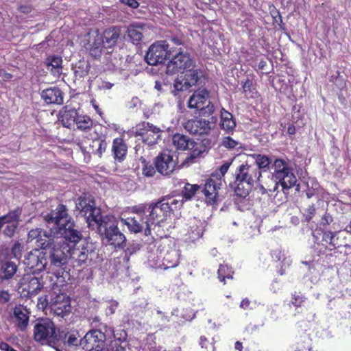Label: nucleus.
<instances>
[{
	"label": "nucleus",
	"mask_w": 351,
	"mask_h": 351,
	"mask_svg": "<svg viewBox=\"0 0 351 351\" xmlns=\"http://www.w3.org/2000/svg\"><path fill=\"white\" fill-rule=\"evenodd\" d=\"M75 208L85 218L88 228L95 230L107 245L119 249L125 246L126 237L118 228L117 219L112 215H103L91 195L79 197Z\"/></svg>",
	"instance_id": "f257e3e1"
},
{
	"label": "nucleus",
	"mask_w": 351,
	"mask_h": 351,
	"mask_svg": "<svg viewBox=\"0 0 351 351\" xmlns=\"http://www.w3.org/2000/svg\"><path fill=\"white\" fill-rule=\"evenodd\" d=\"M165 73L173 75L175 78L171 93L175 97H180L191 88L196 86L204 76L203 71L196 68V62L192 56L182 48L173 47L169 61L165 64Z\"/></svg>",
	"instance_id": "f03ea898"
},
{
	"label": "nucleus",
	"mask_w": 351,
	"mask_h": 351,
	"mask_svg": "<svg viewBox=\"0 0 351 351\" xmlns=\"http://www.w3.org/2000/svg\"><path fill=\"white\" fill-rule=\"evenodd\" d=\"M37 246L44 250L47 261L50 267H58L60 269L55 274L60 282H64L63 277L64 266L71 259V247L66 243L55 242L53 238L48 237L36 241Z\"/></svg>",
	"instance_id": "7ed1b4c3"
},
{
	"label": "nucleus",
	"mask_w": 351,
	"mask_h": 351,
	"mask_svg": "<svg viewBox=\"0 0 351 351\" xmlns=\"http://www.w3.org/2000/svg\"><path fill=\"white\" fill-rule=\"evenodd\" d=\"M112 335L114 330L112 327L100 324L99 328H93L86 333L82 341V349L85 351H109L106 339Z\"/></svg>",
	"instance_id": "20e7f679"
},
{
	"label": "nucleus",
	"mask_w": 351,
	"mask_h": 351,
	"mask_svg": "<svg viewBox=\"0 0 351 351\" xmlns=\"http://www.w3.org/2000/svg\"><path fill=\"white\" fill-rule=\"evenodd\" d=\"M45 235L52 238L62 237L66 242L74 245L81 241L83 237L82 232L79 230L71 217L66 219L58 228H51V230H49V232H45Z\"/></svg>",
	"instance_id": "39448f33"
},
{
	"label": "nucleus",
	"mask_w": 351,
	"mask_h": 351,
	"mask_svg": "<svg viewBox=\"0 0 351 351\" xmlns=\"http://www.w3.org/2000/svg\"><path fill=\"white\" fill-rule=\"evenodd\" d=\"M173 47H170L167 40H159L152 44L145 55V62L152 66L163 64L169 61Z\"/></svg>",
	"instance_id": "423d86ee"
},
{
	"label": "nucleus",
	"mask_w": 351,
	"mask_h": 351,
	"mask_svg": "<svg viewBox=\"0 0 351 351\" xmlns=\"http://www.w3.org/2000/svg\"><path fill=\"white\" fill-rule=\"evenodd\" d=\"M58 335L53 322L48 318H42L37 321L34 327V339L42 343L47 341L53 347L57 345Z\"/></svg>",
	"instance_id": "0eeeda50"
},
{
	"label": "nucleus",
	"mask_w": 351,
	"mask_h": 351,
	"mask_svg": "<svg viewBox=\"0 0 351 351\" xmlns=\"http://www.w3.org/2000/svg\"><path fill=\"white\" fill-rule=\"evenodd\" d=\"M210 96V93L206 88L195 90L188 101V107L195 108L199 112L200 117H209L215 111V106L210 101L204 106Z\"/></svg>",
	"instance_id": "6e6552de"
},
{
	"label": "nucleus",
	"mask_w": 351,
	"mask_h": 351,
	"mask_svg": "<svg viewBox=\"0 0 351 351\" xmlns=\"http://www.w3.org/2000/svg\"><path fill=\"white\" fill-rule=\"evenodd\" d=\"M167 217L164 215L162 212L158 210L157 204L149 203V215L145 217L146 228H145V239L144 243L146 244H152L154 242V237L152 234V230L156 226H161Z\"/></svg>",
	"instance_id": "1a4fd4ad"
},
{
	"label": "nucleus",
	"mask_w": 351,
	"mask_h": 351,
	"mask_svg": "<svg viewBox=\"0 0 351 351\" xmlns=\"http://www.w3.org/2000/svg\"><path fill=\"white\" fill-rule=\"evenodd\" d=\"M230 186L234 189L238 196L245 197L249 195L252 184L245 164L238 167L235 172V180L234 182L230 183Z\"/></svg>",
	"instance_id": "9d476101"
},
{
	"label": "nucleus",
	"mask_w": 351,
	"mask_h": 351,
	"mask_svg": "<svg viewBox=\"0 0 351 351\" xmlns=\"http://www.w3.org/2000/svg\"><path fill=\"white\" fill-rule=\"evenodd\" d=\"M71 258L76 263L77 266L88 265L97 256L95 247L93 243L86 241L73 249L71 247Z\"/></svg>",
	"instance_id": "9b49d317"
},
{
	"label": "nucleus",
	"mask_w": 351,
	"mask_h": 351,
	"mask_svg": "<svg viewBox=\"0 0 351 351\" xmlns=\"http://www.w3.org/2000/svg\"><path fill=\"white\" fill-rule=\"evenodd\" d=\"M23 263L31 273L39 274L46 269L48 261L44 250L40 248L27 252L24 256Z\"/></svg>",
	"instance_id": "f8f14e48"
},
{
	"label": "nucleus",
	"mask_w": 351,
	"mask_h": 351,
	"mask_svg": "<svg viewBox=\"0 0 351 351\" xmlns=\"http://www.w3.org/2000/svg\"><path fill=\"white\" fill-rule=\"evenodd\" d=\"M36 274H26L19 280V288L22 291H26L29 296L36 295L44 287V281L42 276H36Z\"/></svg>",
	"instance_id": "ddd939ff"
},
{
	"label": "nucleus",
	"mask_w": 351,
	"mask_h": 351,
	"mask_svg": "<svg viewBox=\"0 0 351 351\" xmlns=\"http://www.w3.org/2000/svg\"><path fill=\"white\" fill-rule=\"evenodd\" d=\"M154 164L158 172L164 176L170 175L176 167L173 153L168 149L163 151L155 158Z\"/></svg>",
	"instance_id": "4468645a"
},
{
	"label": "nucleus",
	"mask_w": 351,
	"mask_h": 351,
	"mask_svg": "<svg viewBox=\"0 0 351 351\" xmlns=\"http://www.w3.org/2000/svg\"><path fill=\"white\" fill-rule=\"evenodd\" d=\"M221 184V181L212 177L207 179L204 186L200 189L201 194L204 195L207 204H217L221 201L218 194V190Z\"/></svg>",
	"instance_id": "2eb2a0df"
},
{
	"label": "nucleus",
	"mask_w": 351,
	"mask_h": 351,
	"mask_svg": "<svg viewBox=\"0 0 351 351\" xmlns=\"http://www.w3.org/2000/svg\"><path fill=\"white\" fill-rule=\"evenodd\" d=\"M50 308L54 315L64 317L71 311L70 298L65 293H60L51 297Z\"/></svg>",
	"instance_id": "dca6fc26"
},
{
	"label": "nucleus",
	"mask_w": 351,
	"mask_h": 351,
	"mask_svg": "<svg viewBox=\"0 0 351 351\" xmlns=\"http://www.w3.org/2000/svg\"><path fill=\"white\" fill-rule=\"evenodd\" d=\"M160 249V254L163 253L162 264L159 267H163L165 269L176 267L179 264L180 252L176 246L166 245L164 242L158 247Z\"/></svg>",
	"instance_id": "f3484780"
},
{
	"label": "nucleus",
	"mask_w": 351,
	"mask_h": 351,
	"mask_svg": "<svg viewBox=\"0 0 351 351\" xmlns=\"http://www.w3.org/2000/svg\"><path fill=\"white\" fill-rule=\"evenodd\" d=\"M44 217L47 223V227L49 228V230H51V228L56 229L61 226V224L64 223L71 217L68 214L66 206L60 204L54 210H52Z\"/></svg>",
	"instance_id": "a211bd4d"
},
{
	"label": "nucleus",
	"mask_w": 351,
	"mask_h": 351,
	"mask_svg": "<svg viewBox=\"0 0 351 351\" xmlns=\"http://www.w3.org/2000/svg\"><path fill=\"white\" fill-rule=\"evenodd\" d=\"M152 203L157 204L158 210H160L166 217H170L173 210L182 206L184 200L174 198L171 195H165Z\"/></svg>",
	"instance_id": "6ab92c4d"
},
{
	"label": "nucleus",
	"mask_w": 351,
	"mask_h": 351,
	"mask_svg": "<svg viewBox=\"0 0 351 351\" xmlns=\"http://www.w3.org/2000/svg\"><path fill=\"white\" fill-rule=\"evenodd\" d=\"M146 31V25L145 23L134 22L128 27L125 38L132 44L138 45L142 42L143 34Z\"/></svg>",
	"instance_id": "aec40b11"
},
{
	"label": "nucleus",
	"mask_w": 351,
	"mask_h": 351,
	"mask_svg": "<svg viewBox=\"0 0 351 351\" xmlns=\"http://www.w3.org/2000/svg\"><path fill=\"white\" fill-rule=\"evenodd\" d=\"M184 129L193 135L208 134L211 130L209 123L203 119H192L188 120L184 124Z\"/></svg>",
	"instance_id": "412c9836"
},
{
	"label": "nucleus",
	"mask_w": 351,
	"mask_h": 351,
	"mask_svg": "<svg viewBox=\"0 0 351 351\" xmlns=\"http://www.w3.org/2000/svg\"><path fill=\"white\" fill-rule=\"evenodd\" d=\"M79 112L71 106L66 105L59 111V121L63 127L71 128L77 121Z\"/></svg>",
	"instance_id": "4be33fe9"
},
{
	"label": "nucleus",
	"mask_w": 351,
	"mask_h": 351,
	"mask_svg": "<svg viewBox=\"0 0 351 351\" xmlns=\"http://www.w3.org/2000/svg\"><path fill=\"white\" fill-rule=\"evenodd\" d=\"M77 332H60L58 335L57 345L62 342L64 346L73 348L81 347L82 348L83 338H80Z\"/></svg>",
	"instance_id": "5701e85b"
},
{
	"label": "nucleus",
	"mask_w": 351,
	"mask_h": 351,
	"mask_svg": "<svg viewBox=\"0 0 351 351\" xmlns=\"http://www.w3.org/2000/svg\"><path fill=\"white\" fill-rule=\"evenodd\" d=\"M29 315V310L23 305H16L13 309V315L16 319V325L22 332L25 331L27 328Z\"/></svg>",
	"instance_id": "b1692460"
},
{
	"label": "nucleus",
	"mask_w": 351,
	"mask_h": 351,
	"mask_svg": "<svg viewBox=\"0 0 351 351\" xmlns=\"http://www.w3.org/2000/svg\"><path fill=\"white\" fill-rule=\"evenodd\" d=\"M63 92L56 86L50 87L42 90L41 98L47 104L60 105L63 103Z\"/></svg>",
	"instance_id": "393cba45"
},
{
	"label": "nucleus",
	"mask_w": 351,
	"mask_h": 351,
	"mask_svg": "<svg viewBox=\"0 0 351 351\" xmlns=\"http://www.w3.org/2000/svg\"><path fill=\"white\" fill-rule=\"evenodd\" d=\"M212 147V141L210 138H204L200 141H194V144L191 148V153L186 157L187 161L193 162V160L201 156L204 152Z\"/></svg>",
	"instance_id": "a878e982"
},
{
	"label": "nucleus",
	"mask_w": 351,
	"mask_h": 351,
	"mask_svg": "<svg viewBox=\"0 0 351 351\" xmlns=\"http://www.w3.org/2000/svg\"><path fill=\"white\" fill-rule=\"evenodd\" d=\"M121 221L127 226L131 232L138 233L143 231L144 234L141 240L144 242L146 228L145 218L140 217H128L126 219H121Z\"/></svg>",
	"instance_id": "bb28decb"
},
{
	"label": "nucleus",
	"mask_w": 351,
	"mask_h": 351,
	"mask_svg": "<svg viewBox=\"0 0 351 351\" xmlns=\"http://www.w3.org/2000/svg\"><path fill=\"white\" fill-rule=\"evenodd\" d=\"M22 209L19 207L10 210L4 215H0V229H2L5 223L19 226Z\"/></svg>",
	"instance_id": "cd10ccee"
},
{
	"label": "nucleus",
	"mask_w": 351,
	"mask_h": 351,
	"mask_svg": "<svg viewBox=\"0 0 351 351\" xmlns=\"http://www.w3.org/2000/svg\"><path fill=\"white\" fill-rule=\"evenodd\" d=\"M101 36L104 40L106 48H110L115 45L120 36V28L112 27L104 31Z\"/></svg>",
	"instance_id": "c85d7f7f"
},
{
	"label": "nucleus",
	"mask_w": 351,
	"mask_h": 351,
	"mask_svg": "<svg viewBox=\"0 0 351 351\" xmlns=\"http://www.w3.org/2000/svg\"><path fill=\"white\" fill-rule=\"evenodd\" d=\"M275 180L279 181L280 185L282 186V191L285 194L287 193V191L294 186L297 183V178L292 172L291 168L289 171L284 172L282 176L276 178Z\"/></svg>",
	"instance_id": "c756f323"
},
{
	"label": "nucleus",
	"mask_w": 351,
	"mask_h": 351,
	"mask_svg": "<svg viewBox=\"0 0 351 351\" xmlns=\"http://www.w3.org/2000/svg\"><path fill=\"white\" fill-rule=\"evenodd\" d=\"M18 267L15 263L10 261L0 263V280L1 282L12 278L16 273Z\"/></svg>",
	"instance_id": "7c9ffc66"
},
{
	"label": "nucleus",
	"mask_w": 351,
	"mask_h": 351,
	"mask_svg": "<svg viewBox=\"0 0 351 351\" xmlns=\"http://www.w3.org/2000/svg\"><path fill=\"white\" fill-rule=\"evenodd\" d=\"M173 145L179 150H189L191 153V148L194 144V141H191L184 134L176 133L172 137Z\"/></svg>",
	"instance_id": "2f4dec72"
},
{
	"label": "nucleus",
	"mask_w": 351,
	"mask_h": 351,
	"mask_svg": "<svg viewBox=\"0 0 351 351\" xmlns=\"http://www.w3.org/2000/svg\"><path fill=\"white\" fill-rule=\"evenodd\" d=\"M62 59L59 56H49L45 61L46 68L54 76H59L62 70Z\"/></svg>",
	"instance_id": "473e14b6"
},
{
	"label": "nucleus",
	"mask_w": 351,
	"mask_h": 351,
	"mask_svg": "<svg viewBox=\"0 0 351 351\" xmlns=\"http://www.w3.org/2000/svg\"><path fill=\"white\" fill-rule=\"evenodd\" d=\"M221 128L227 133L233 132L236 127V121L233 115L224 108L221 110Z\"/></svg>",
	"instance_id": "72a5a7b5"
},
{
	"label": "nucleus",
	"mask_w": 351,
	"mask_h": 351,
	"mask_svg": "<svg viewBox=\"0 0 351 351\" xmlns=\"http://www.w3.org/2000/svg\"><path fill=\"white\" fill-rule=\"evenodd\" d=\"M112 151L114 158L119 162H122L127 153V146L121 138H115L112 143Z\"/></svg>",
	"instance_id": "f704fd0d"
},
{
	"label": "nucleus",
	"mask_w": 351,
	"mask_h": 351,
	"mask_svg": "<svg viewBox=\"0 0 351 351\" xmlns=\"http://www.w3.org/2000/svg\"><path fill=\"white\" fill-rule=\"evenodd\" d=\"M291 167L289 166L288 162L282 158H273L271 162V170H274L272 176L274 179L282 176L284 172L289 171Z\"/></svg>",
	"instance_id": "c9c22d12"
},
{
	"label": "nucleus",
	"mask_w": 351,
	"mask_h": 351,
	"mask_svg": "<svg viewBox=\"0 0 351 351\" xmlns=\"http://www.w3.org/2000/svg\"><path fill=\"white\" fill-rule=\"evenodd\" d=\"M73 69L74 71L75 78L80 80L88 75L90 69V64L88 60L84 59L80 60L73 66Z\"/></svg>",
	"instance_id": "e433bc0d"
},
{
	"label": "nucleus",
	"mask_w": 351,
	"mask_h": 351,
	"mask_svg": "<svg viewBox=\"0 0 351 351\" xmlns=\"http://www.w3.org/2000/svg\"><path fill=\"white\" fill-rule=\"evenodd\" d=\"M274 156L269 157L264 154H256L254 156L255 162L257 168L263 172L271 171V162Z\"/></svg>",
	"instance_id": "4c0bfd02"
},
{
	"label": "nucleus",
	"mask_w": 351,
	"mask_h": 351,
	"mask_svg": "<svg viewBox=\"0 0 351 351\" xmlns=\"http://www.w3.org/2000/svg\"><path fill=\"white\" fill-rule=\"evenodd\" d=\"M202 186L186 183L182 190V199L190 200L195 194H199Z\"/></svg>",
	"instance_id": "58836bf2"
},
{
	"label": "nucleus",
	"mask_w": 351,
	"mask_h": 351,
	"mask_svg": "<svg viewBox=\"0 0 351 351\" xmlns=\"http://www.w3.org/2000/svg\"><path fill=\"white\" fill-rule=\"evenodd\" d=\"M141 249V245L136 242L128 243L126 249L124 250V255L122 257L123 262L125 264V267L129 269L130 259L132 255L136 254Z\"/></svg>",
	"instance_id": "ea45409f"
},
{
	"label": "nucleus",
	"mask_w": 351,
	"mask_h": 351,
	"mask_svg": "<svg viewBox=\"0 0 351 351\" xmlns=\"http://www.w3.org/2000/svg\"><path fill=\"white\" fill-rule=\"evenodd\" d=\"M152 130L143 138V141L149 145H155L161 138L162 130L160 128L153 125Z\"/></svg>",
	"instance_id": "a19ab883"
},
{
	"label": "nucleus",
	"mask_w": 351,
	"mask_h": 351,
	"mask_svg": "<svg viewBox=\"0 0 351 351\" xmlns=\"http://www.w3.org/2000/svg\"><path fill=\"white\" fill-rule=\"evenodd\" d=\"M75 124L78 130L86 132L93 127V121L89 116L80 114Z\"/></svg>",
	"instance_id": "79ce46f5"
},
{
	"label": "nucleus",
	"mask_w": 351,
	"mask_h": 351,
	"mask_svg": "<svg viewBox=\"0 0 351 351\" xmlns=\"http://www.w3.org/2000/svg\"><path fill=\"white\" fill-rule=\"evenodd\" d=\"M19 226L5 223L2 229H0V236L5 239H12L17 233Z\"/></svg>",
	"instance_id": "37998d69"
},
{
	"label": "nucleus",
	"mask_w": 351,
	"mask_h": 351,
	"mask_svg": "<svg viewBox=\"0 0 351 351\" xmlns=\"http://www.w3.org/2000/svg\"><path fill=\"white\" fill-rule=\"evenodd\" d=\"M153 124L149 122L143 121L138 123L135 127L136 136H141L142 139L152 130Z\"/></svg>",
	"instance_id": "c03bdc74"
},
{
	"label": "nucleus",
	"mask_w": 351,
	"mask_h": 351,
	"mask_svg": "<svg viewBox=\"0 0 351 351\" xmlns=\"http://www.w3.org/2000/svg\"><path fill=\"white\" fill-rule=\"evenodd\" d=\"M243 91L245 93L246 97L252 98L255 97L254 94H257L256 88L253 86V81L252 79L247 78L245 81H241Z\"/></svg>",
	"instance_id": "a18cd8bd"
},
{
	"label": "nucleus",
	"mask_w": 351,
	"mask_h": 351,
	"mask_svg": "<svg viewBox=\"0 0 351 351\" xmlns=\"http://www.w3.org/2000/svg\"><path fill=\"white\" fill-rule=\"evenodd\" d=\"M88 47H101V48H106L104 40L101 34L96 31L94 34L90 36L88 42Z\"/></svg>",
	"instance_id": "49530a36"
},
{
	"label": "nucleus",
	"mask_w": 351,
	"mask_h": 351,
	"mask_svg": "<svg viewBox=\"0 0 351 351\" xmlns=\"http://www.w3.org/2000/svg\"><path fill=\"white\" fill-rule=\"evenodd\" d=\"M233 271L228 265H220L218 269V278L225 283L226 278H232Z\"/></svg>",
	"instance_id": "de8ad7c7"
},
{
	"label": "nucleus",
	"mask_w": 351,
	"mask_h": 351,
	"mask_svg": "<svg viewBox=\"0 0 351 351\" xmlns=\"http://www.w3.org/2000/svg\"><path fill=\"white\" fill-rule=\"evenodd\" d=\"M306 297L304 294L301 292L295 291L291 294V300L290 301L289 305H293L298 309L299 307H301L302 304L306 300Z\"/></svg>",
	"instance_id": "09e8293b"
},
{
	"label": "nucleus",
	"mask_w": 351,
	"mask_h": 351,
	"mask_svg": "<svg viewBox=\"0 0 351 351\" xmlns=\"http://www.w3.org/2000/svg\"><path fill=\"white\" fill-rule=\"evenodd\" d=\"M95 144H97V148L94 149L95 154L101 157L107 147V142L106 141L105 136H101L96 138Z\"/></svg>",
	"instance_id": "8fccbe9b"
},
{
	"label": "nucleus",
	"mask_w": 351,
	"mask_h": 351,
	"mask_svg": "<svg viewBox=\"0 0 351 351\" xmlns=\"http://www.w3.org/2000/svg\"><path fill=\"white\" fill-rule=\"evenodd\" d=\"M245 165L249 173V176H250V181L253 186L254 182L257 180H259V178L261 176V171H260L257 167H253L248 164H245Z\"/></svg>",
	"instance_id": "3c124183"
},
{
	"label": "nucleus",
	"mask_w": 351,
	"mask_h": 351,
	"mask_svg": "<svg viewBox=\"0 0 351 351\" xmlns=\"http://www.w3.org/2000/svg\"><path fill=\"white\" fill-rule=\"evenodd\" d=\"M133 212L137 215L136 217H143L146 212H149V203H143L133 207Z\"/></svg>",
	"instance_id": "603ef678"
},
{
	"label": "nucleus",
	"mask_w": 351,
	"mask_h": 351,
	"mask_svg": "<svg viewBox=\"0 0 351 351\" xmlns=\"http://www.w3.org/2000/svg\"><path fill=\"white\" fill-rule=\"evenodd\" d=\"M336 73L337 75H332L330 77V82L334 83L337 88L342 90L346 86L345 80L338 71Z\"/></svg>",
	"instance_id": "864d4df0"
},
{
	"label": "nucleus",
	"mask_w": 351,
	"mask_h": 351,
	"mask_svg": "<svg viewBox=\"0 0 351 351\" xmlns=\"http://www.w3.org/2000/svg\"><path fill=\"white\" fill-rule=\"evenodd\" d=\"M316 213V207L315 204H312L309 205L307 208L305 209L303 213V217L306 222H310Z\"/></svg>",
	"instance_id": "5fc2aeb1"
},
{
	"label": "nucleus",
	"mask_w": 351,
	"mask_h": 351,
	"mask_svg": "<svg viewBox=\"0 0 351 351\" xmlns=\"http://www.w3.org/2000/svg\"><path fill=\"white\" fill-rule=\"evenodd\" d=\"M271 15L273 18L274 23H277L280 29H285V25L282 21V18L280 12L278 10L271 11Z\"/></svg>",
	"instance_id": "6e6d98bb"
},
{
	"label": "nucleus",
	"mask_w": 351,
	"mask_h": 351,
	"mask_svg": "<svg viewBox=\"0 0 351 351\" xmlns=\"http://www.w3.org/2000/svg\"><path fill=\"white\" fill-rule=\"evenodd\" d=\"M221 145L228 149H234L240 145V143L230 136H226L223 138Z\"/></svg>",
	"instance_id": "4d7b16f0"
},
{
	"label": "nucleus",
	"mask_w": 351,
	"mask_h": 351,
	"mask_svg": "<svg viewBox=\"0 0 351 351\" xmlns=\"http://www.w3.org/2000/svg\"><path fill=\"white\" fill-rule=\"evenodd\" d=\"M45 232H47V231L37 228L35 230H30L28 233V236L29 238H32V239L37 238V241L39 240L40 239H48L49 237H46L45 235Z\"/></svg>",
	"instance_id": "13d9d810"
},
{
	"label": "nucleus",
	"mask_w": 351,
	"mask_h": 351,
	"mask_svg": "<svg viewBox=\"0 0 351 351\" xmlns=\"http://www.w3.org/2000/svg\"><path fill=\"white\" fill-rule=\"evenodd\" d=\"M23 248V243L19 241H15L11 248V253L14 258L21 256V251Z\"/></svg>",
	"instance_id": "bf43d9fd"
},
{
	"label": "nucleus",
	"mask_w": 351,
	"mask_h": 351,
	"mask_svg": "<svg viewBox=\"0 0 351 351\" xmlns=\"http://www.w3.org/2000/svg\"><path fill=\"white\" fill-rule=\"evenodd\" d=\"M156 165L155 164L146 163L143 167V174L146 177H152L156 173Z\"/></svg>",
	"instance_id": "052dcab7"
},
{
	"label": "nucleus",
	"mask_w": 351,
	"mask_h": 351,
	"mask_svg": "<svg viewBox=\"0 0 351 351\" xmlns=\"http://www.w3.org/2000/svg\"><path fill=\"white\" fill-rule=\"evenodd\" d=\"M231 163L228 162H224L219 169V174L217 173L216 175L215 173H212V177H216V179L221 181V178L225 176V174L227 173Z\"/></svg>",
	"instance_id": "680f3d73"
},
{
	"label": "nucleus",
	"mask_w": 351,
	"mask_h": 351,
	"mask_svg": "<svg viewBox=\"0 0 351 351\" xmlns=\"http://www.w3.org/2000/svg\"><path fill=\"white\" fill-rule=\"evenodd\" d=\"M119 303L115 300H112L109 302V305L106 308V314L107 316L113 315L115 313Z\"/></svg>",
	"instance_id": "e2e57ef3"
},
{
	"label": "nucleus",
	"mask_w": 351,
	"mask_h": 351,
	"mask_svg": "<svg viewBox=\"0 0 351 351\" xmlns=\"http://www.w3.org/2000/svg\"><path fill=\"white\" fill-rule=\"evenodd\" d=\"M88 49L90 55L95 59H98L101 56L104 48H101V47H88Z\"/></svg>",
	"instance_id": "0e129e2a"
},
{
	"label": "nucleus",
	"mask_w": 351,
	"mask_h": 351,
	"mask_svg": "<svg viewBox=\"0 0 351 351\" xmlns=\"http://www.w3.org/2000/svg\"><path fill=\"white\" fill-rule=\"evenodd\" d=\"M333 221L334 219L330 213H325L321 218L320 225L324 227L327 225H330Z\"/></svg>",
	"instance_id": "69168bd1"
},
{
	"label": "nucleus",
	"mask_w": 351,
	"mask_h": 351,
	"mask_svg": "<svg viewBox=\"0 0 351 351\" xmlns=\"http://www.w3.org/2000/svg\"><path fill=\"white\" fill-rule=\"evenodd\" d=\"M119 3L131 9H136L139 6V3L136 0H119Z\"/></svg>",
	"instance_id": "338daca9"
},
{
	"label": "nucleus",
	"mask_w": 351,
	"mask_h": 351,
	"mask_svg": "<svg viewBox=\"0 0 351 351\" xmlns=\"http://www.w3.org/2000/svg\"><path fill=\"white\" fill-rule=\"evenodd\" d=\"M10 300V294L8 291L2 290L0 291V303L5 304Z\"/></svg>",
	"instance_id": "774afa93"
}]
</instances>
